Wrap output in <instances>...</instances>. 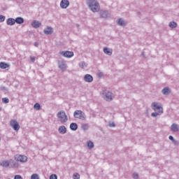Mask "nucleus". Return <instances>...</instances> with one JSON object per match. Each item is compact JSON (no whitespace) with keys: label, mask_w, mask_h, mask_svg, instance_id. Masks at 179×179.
<instances>
[{"label":"nucleus","mask_w":179,"mask_h":179,"mask_svg":"<svg viewBox=\"0 0 179 179\" xmlns=\"http://www.w3.org/2000/svg\"><path fill=\"white\" fill-rule=\"evenodd\" d=\"M87 5L89 6L92 12L96 13L100 10V4L96 0H88Z\"/></svg>","instance_id":"nucleus-1"},{"label":"nucleus","mask_w":179,"mask_h":179,"mask_svg":"<svg viewBox=\"0 0 179 179\" xmlns=\"http://www.w3.org/2000/svg\"><path fill=\"white\" fill-rule=\"evenodd\" d=\"M31 179H40V176L37 173H33L31 176Z\"/></svg>","instance_id":"nucleus-28"},{"label":"nucleus","mask_w":179,"mask_h":179,"mask_svg":"<svg viewBox=\"0 0 179 179\" xmlns=\"http://www.w3.org/2000/svg\"><path fill=\"white\" fill-rule=\"evenodd\" d=\"M10 125L14 131H19L20 129V125H19V123L15 120H10Z\"/></svg>","instance_id":"nucleus-9"},{"label":"nucleus","mask_w":179,"mask_h":179,"mask_svg":"<svg viewBox=\"0 0 179 179\" xmlns=\"http://www.w3.org/2000/svg\"><path fill=\"white\" fill-rule=\"evenodd\" d=\"M103 52H104V54H106V55H109V56L113 55V50H111L108 48H104Z\"/></svg>","instance_id":"nucleus-20"},{"label":"nucleus","mask_w":179,"mask_h":179,"mask_svg":"<svg viewBox=\"0 0 179 179\" xmlns=\"http://www.w3.org/2000/svg\"><path fill=\"white\" fill-rule=\"evenodd\" d=\"M14 179H23V178H22V176L20 175H15Z\"/></svg>","instance_id":"nucleus-38"},{"label":"nucleus","mask_w":179,"mask_h":179,"mask_svg":"<svg viewBox=\"0 0 179 179\" xmlns=\"http://www.w3.org/2000/svg\"><path fill=\"white\" fill-rule=\"evenodd\" d=\"M34 108H35V110H40V108H41V106H40V103H36L34 104Z\"/></svg>","instance_id":"nucleus-30"},{"label":"nucleus","mask_w":179,"mask_h":179,"mask_svg":"<svg viewBox=\"0 0 179 179\" xmlns=\"http://www.w3.org/2000/svg\"><path fill=\"white\" fill-rule=\"evenodd\" d=\"M2 101H3V103H4L5 104H8V103H9V99L7 98V97L2 98Z\"/></svg>","instance_id":"nucleus-32"},{"label":"nucleus","mask_w":179,"mask_h":179,"mask_svg":"<svg viewBox=\"0 0 179 179\" xmlns=\"http://www.w3.org/2000/svg\"><path fill=\"white\" fill-rule=\"evenodd\" d=\"M73 179H80V175L79 173H76L73 175Z\"/></svg>","instance_id":"nucleus-31"},{"label":"nucleus","mask_w":179,"mask_h":179,"mask_svg":"<svg viewBox=\"0 0 179 179\" xmlns=\"http://www.w3.org/2000/svg\"><path fill=\"white\" fill-rule=\"evenodd\" d=\"M50 179H58V176H57V175H55V174H52L50 176Z\"/></svg>","instance_id":"nucleus-35"},{"label":"nucleus","mask_w":179,"mask_h":179,"mask_svg":"<svg viewBox=\"0 0 179 179\" xmlns=\"http://www.w3.org/2000/svg\"><path fill=\"white\" fill-rule=\"evenodd\" d=\"M82 129H83L84 131H87V129H89V124H84L82 125Z\"/></svg>","instance_id":"nucleus-29"},{"label":"nucleus","mask_w":179,"mask_h":179,"mask_svg":"<svg viewBox=\"0 0 179 179\" xmlns=\"http://www.w3.org/2000/svg\"><path fill=\"white\" fill-rule=\"evenodd\" d=\"M59 133L64 135L66 134V127L65 126H60L58 129Z\"/></svg>","instance_id":"nucleus-19"},{"label":"nucleus","mask_w":179,"mask_h":179,"mask_svg":"<svg viewBox=\"0 0 179 179\" xmlns=\"http://www.w3.org/2000/svg\"><path fill=\"white\" fill-rule=\"evenodd\" d=\"M169 26L171 29H176V27H177L178 24H177V22L172 21V22H169Z\"/></svg>","instance_id":"nucleus-26"},{"label":"nucleus","mask_w":179,"mask_h":179,"mask_svg":"<svg viewBox=\"0 0 179 179\" xmlns=\"http://www.w3.org/2000/svg\"><path fill=\"white\" fill-rule=\"evenodd\" d=\"M87 147H88V149H93L94 148V143H93L92 141H88L87 143Z\"/></svg>","instance_id":"nucleus-27"},{"label":"nucleus","mask_w":179,"mask_h":179,"mask_svg":"<svg viewBox=\"0 0 179 179\" xmlns=\"http://www.w3.org/2000/svg\"><path fill=\"white\" fill-rule=\"evenodd\" d=\"M103 72H99L97 73V76H99V78H101L103 76Z\"/></svg>","instance_id":"nucleus-42"},{"label":"nucleus","mask_w":179,"mask_h":179,"mask_svg":"<svg viewBox=\"0 0 179 179\" xmlns=\"http://www.w3.org/2000/svg\"><path fill=\"white\" fill-rule=\"evenodd\" d=\"M31 26L32 27H34V29H38V27H40V26H41V22H40L38 20H34L31 22Z\"/></svg>","instance_id":"nucleus-15"},{"label":"nucleus","mask_w":179,"mask_h":179,"mask_svg":"<svg viewBox=\"0 0 179 179\" xmlns=\"http://www.w3.org/2000/svg\"><path fill=\"white\" fill-rule=\"evenodd\" d=\"M169 139L170 141H172V142H176V140L174 139V137H173V136H169Z\"/></svg>","instance_id":"nucleus-40"},{"label":"nucleus","mask_w":179,"mask_h":179,"mask_svg":"<svg viewBox=\"0 0 179 179\" xmlns=\"http://www.w3.org/2000/svg\"><path fill=\"white\" fill-rule=\"evenodd\" d=\"M0 90H3V92H8V88L5 86H1Z\"/></svg>","instance_id":"nucleus-34"},{"label":"nucleus","mask_w":179,"mask_h":179,"mask_svg":"<svg viewBox=\"0 0 179 179\" xmlns=\"http://www.w3.org/2000/svg\"><path fill=\"white\" fill-rule=\"evenodd\" d=\"M15 159L17 162H20V163H26L27 162V157L25 155H16Z\"/></svg>","instance_id":"nucleus-8"},{"label":"nucleus","mask_w":179,"mask_h":179,"mask_svg":"<svg viewBox=\"0 0 179 179\" xmlns=\"http://www.w3.org/2000/svg\"><path fill=\"white\" fill-rule=\"evenodd\" d=\"M34 45H35V47H38V43L35 42V43H34Z\"/></svg>","instance_id":"nucleus-43"},{"label":"nucleus","mask_w":179,"mask_h":179,"mask_svg":"<svg viewBox=\"0 0 179 179\" xmlns=\"http://www.w3.org/2000/svg\"><path fill=\"white\" fill-rule=\"evenodd\" d=\"M57 117L59 121L62 122V124H65V122H68V116L66 115V113L64 110H61L58 112Z\"/></svg>","instance_id":"nucleus-2"},{"label":"nucleus","mask_w":179,"mask_h":179,"mask_svg":"<svg viewBox=\"0 0 179 179\" xmlns=\"http://www.w3.org/2000/svg\"><path fill=\"white\" fill-rule=\"evenodd\" d=\"M5 16L3 15H0V23L2 22H5Z\"/></svg>","instance_id":"nucleus-37"},{"label":"nucleus","mask_w":179,"mask_h":179,"mask_svg":"<svg viewBox=\"0 0 179 179\" xmlns=\"http://www.w3.org/2000/svg\"><path fill=\"white\" fill-rule=\"evenodd\" d=\"M30 59H31V62H36V57H30Z\"/></svg>","instance_id":"nucleus-41"},{"label":"nucleus","mask_w":179,"mask_h":179,"mask_svg":"<svg viewBox=\"0 0 179 179\" xmlns=\"http://www.w3.org/2000/svg\"><path fill=\"white\" fill-rule=\"evenodd\" d=\"M151 107L154 111H157V113H159L160 114H163V107H162V105L157 102H153L151 104Z\"/></svg>","instance_id":"nucleus-3"},{"label":"nucleus","mask_w":179,"mask_h":179,"mask_svg":"<svg viewBox=\"0 0 179 179\" xmlns=\"http://www.w3.org/2000/svg\"><path fill=\"white\" fill-rule=\"evenodd\" d=\"M0 68L1 69H6L7 68H9V64L5 62H0Z\"/></svg>","instance_id":"nucleus-25"},{"label":"nucleus","mask_w":179,"mask_h":179,"mask_svg":"<svg viewBox=\"0 0 179 179\" xmlns=\"http://www.w3.org/2000/svg\"><path fill=\"white\" fill-rule=\"evenodd\" d=\"M102 97L106 101H111L113 100V93L107 90L103 91Z\"/></svg>","instance_id":"nucleus-5"},{"label":"nucleus","mask_w":179,"mask_h":179,"mask_svg":"<svg viewBox=\"0 0 179 179\" xmlns=\"http://www.w3.org/2000/svg\"><path fill=\"white\" fill-rule=\"evenodd\" d=\"M10 163H12L13 166H16V162H15V161H13V159H10L9 161L4 160L0 163V166L6 169L10 166Z\"/></svg>","instance_id":"nucleus-7"},{"label":"nucleus","mask_w":179,"mask_h":179,"mask_svg":"<svg viewBox=\"0 0 179 179\" xmlns=\"http://www.w3.org/2000/svg\"><path fill=\"white\" fill-rule=\"evenodd\" d=\"M162 92L163 94H165V96L170 94V89L167 87H164Z\"/></svg>","instance_id":"nucleus-23"},{"label":"nucleus","mask_w":179,"mask_h":179,"mask_svg":"<svg viewBox=\"0 0 179 179\" xmlns=\"http://www.w3.org/2000/svg\"><path fill=\"white\" fill-rule=\"evenodd\" d=\"M142 55L143 56V57H145V52H142Z\"/></svg>","instance_id":"nucleus-44"},{"label":"nucleus","mask_w":179,"mask_h":179,"mask_svg":"<svg viewBox=\"0 0 179 179\" xmlns=\"http://www.w3.org/2000/svg\"><path fill=\"white\" fill-rule=\"evenodd\" d=\"M117 24H118V26L125 27L127 26V22L122 18H119L117 20Z\"/></svg>","instance_id":"nucleus-16"},{"label":"nucleus","mask_w":179,"mask_h":179,"mask_svg":"<svg viewBox=\"0 0 179 179\" xmlns=\"http://www.w3.org/2000/svg\"><path fill=\"white\" fill-rule=\"evenodd\" d=\"M6 23L8 24V26H13V24H15V21L14 18H8L6 20Z\"/></svg>","instance_id":"nucleus-21"},{"label":"nucleus","mask_w":179,"mask_h":179,"mask_svg":"<svg viewBox=\"0 0 179 179\" xmlns=\"http://www.w3.org/2000/svg\"><path fill=\"white\" fill-rule=\"evenodd\" d=\"M109 127H115V123H114V122H109Z\"/></svg>","instance_id":"nucleus-39"},{"label":"nucleus","mask_w":179,"mask_h":179,"mask_svg":"<svg viewBox=\"0 0 179 179\" xmlns=\"http://www.w3.org/2000/svg\"><path fill=\"white\" fill-rule=\"evenodd\" d=\"M80 68H81L82 69H85V68H87V63L85 62H80L78 64Z\"/></svg>","instance_id":"nucleus-24"},{"label":"nucleus","mask_w":179,"mask_h":179,"mask_svg":"<svg viewBox=\"0 0 179 179\" xmlns=\"http://www.w3.org/2000/svg\"><path fill=\"white\" fill-rule=\"evenodd\" d=\"M15 22L17 23V24H22L24 23V19H23L22 17H17L15 19Z\"/></svg>","instance_id":"nucleus-18"},{"label":"nucleus","mask_w":179,"mask_h":179,"mask_svg":"<svg viewBox=\"0 0 179 179\" xmlns=\"http://www.w3.org/2000/svg\"><path fill=\"white\" fill-rule=\"evenodd\" d=\"M157 115H162V113L159 112H155L151 114V117H157Z\"/></svg>","instance_id":"nucleus-33"},{"label":"nucleus","mask_w":179,"mask_h":179,"mask_svg":"<svg viewBox=\"0 0 179 179\" xmlns=\"http://www.w3.org/2000/svg\"><path fill=\"white\" fill-rule=\"evenodd\" d=\"M133 178H134V179L139 178V175L136 173H133Z\"/></svg>","instance_id":"nucleus-36"},{"label":"nucleus","mask_w":179,"mask_h":179,"mask_svg":"<svg viewBox=\"0 0 179 179\" xmlns=\"http://www.w3.org/2000/svg\"><path fill=\"white\" fill-rule=\"evenodd\" d=\"M43 33L46 34L47 36L50 34H52L54 33V29L51 27H47L45 29L43 30Z\"/></svg>","instance_id":"nucleus-14"},{"label":"nucleus","mask_w":179,"mask_h":179,"mask_svg":"<svg viewBox=\"0 0 179 179\" xmlns=\"http://www.w3.org/2000/svg\"><path fill=\"white\" fill-rule=\"evenodd\" d=\"M58 64V68L61 69V71H63V72H65L66 71V68H68V66L66 64V62L64 60H59L57 62Z\"/></svg>","instance_id":"nucleus-6"},{"label":"nucleus","mask_w":179,"mask_h":179,"mask_svg":"<svg viewBox=\"0 0 179 179\" xmlns=\"http://www.w3.org/2000/svg\"><path fill=\"white\" fill-rule=\"evenodd\" d=\"M70 129H71V131H76L78 129V124L76 123H71L70 124Z\"/></svg>","instance_id":"nucleus-22"},{"label":"nucleus","mask_w":179,"mask_h":179,"mask_svg":"<svg viewBox=\"0 0 179 179\" xmlns=\"http://www.w3.org/2000/svg\"><path fill=\"white\" fill-rule=\"evenodd\" d=\"M171 131H172V132H178V124L176 123L172 124L171 126Z\"/></svg>","instance_id":"nucleus-17"},{"label":"nucleus","mask_w":179,"mask_h":179,"mask_svg":"<svg viewBox=\"0 0 179 179\" xmlns=\"http://www.w3.org/2000/svg\"><path fill=\"white\" fill-rule=\"evenodd\" d=\"M100 16L101 17L106 19V17H110L111 15L110 14V13H108V10H101L100 12Z\"/></svg>","instance_id":"nucleus-13"},{"label":"nucleus","mask_w":179,"mask_h":179,"mask_svg":"<svg viewBox=\"0 0 179 179\" xmlns=\"http://www.w3.org/2000/svg\"><path fill=\"white\" fill-rule=\"evenodd\" d=\"M84 80L87 83H92V82H93V76L90 74H85L84 76Z\"/></svg>","instance_id":"nucleus-12"},{"label":"nucleus","mask_w":179,"mask_h":179,"mask_svg":"<svg viewBox=\"0 0 179 179\" xmlns=\"http://www.w3.org/2000/svg\"><path fill=\"white\" fill-rule=\"evenodd\" d=\"M74 118H78V120H86V115L80 110H77L73 113Z\"/></svg>","instance_id":"nucleus-4"},{"label":"nucleus","mask_w":179,"mask_h":179,"mask_svg":"<svg viewBox=\"0 0 179 179\" xmlns=\"http://www.w3.org/2000/svg\"><path fill=\"white\" fill-rule=\"evenodd\" d=\"M59 54L65 58H72V57H73V52L71 51H62L59 52Z\"/></svg>","instance_id":"nucleus-10"},{"label":"nucleus","mask_w":179,"mask_h":179,"mask_svg":"<svg viewBox=\"0 0 179 179\" xmlns=\"http://www.w3.org/2000/svg\"><path fill=\"white\" fill-rule=\"evenodd\" d=\"M0 141H1V137H0Z\"/></svg>","instance_id":"nucleus-45"},{"label":"nucleus","mask_w":179,"mask_h":179,"mask_svg":"<svg viewBox=\"0 0 179 179\" xmlns=\"http://www.w3.org/2000/svg\"><path fill=\"white\" fill-rule=\"evenodd\" d=\"M69 6V0H62L60 2V7L62 9H66Z\"/></svg>","instance_id":"nucleus-11"}]
</instances>
